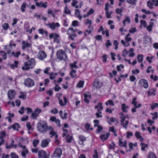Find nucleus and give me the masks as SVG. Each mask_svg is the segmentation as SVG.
Segmentation results:
<instances>
[{
  "label": "nucleus",
  "instance_id": "nucleus-1",
  "mask_svg": "<svg viewBox=\"0 0 158 158\" xmlns=\"http://www.w3.org/2000/svg\"><path fill=\"white\" fill-rule=\"evenodd\" d=\"M37 128L40 132L45 133L48 130V124L47 122L43 120L40 121L37 124Z\"/></svg>",
  "mask_w": 158,
  "mask_h": 158
},
{
  "label": "nucleus",
  "instance_id": "nucleus-2",
  "mask_svg": "<svg viewBox=\"0 0 158 158\" xmlns=\"http://www.w3.org/2000/svg\"><path fill=\"white\" fill-rule=\"evenodd\" d=\"M57 59L60 60H64L65 62L68 60V57L64 51L60 49L56 52Z\"/></svg>",
  "mask_w": 158,
  "mask_h": 158
},
{
  "label": "nucleus",
  "instance_id": "nucleus-3",
  "mask_svg": "<svg viewBox=\"0 0 158 158\" xmlns=\"http://www.w3.org/2000/svg\"><path fill=\"white\" fill-rule=\"evenodd\" d=\"M35 60L34 59L31 58L30 60L24 63V66L22 68L23 70H27L30 69L34 67L35 65Z\"/></svg>",
  "mask_w": 158,
  "mask_h": 158
},
{
  "label": "nucleus",
  "instance_id": "nucleus-4",
  "mask_svg": "<svg viewBox=\"0 0 158 158\" xmlns=\"http://www.w3.org/2000/svg\"><path fill=\"white\" fill-rule=\"evenodd\" d=\"M24 84L25 86L30 88L35 85V82L32 79L30 78H27L24 80Z\"/></svg>",
  "mask_w": 158,
  "mask_h": 158
},
{
  "label": "nucleus",
  "instance_id": "nucleus-5",
  "mask_svg": "<svg viewBox=\"0 0 158 158\" xmlns=\"http://www.w3.org/2000/svg\"><path fill=\"white\" fill-rule=\"evenodd\" d=\"M18 146L23 149L21 153V155L23 157L25 158L26 154L29 152L28 150L26 148V146L25 145H22L20 143L18 144Z\"/></svg>",
  "mask_w": 158,
  "mask_h": 158
},
{
  "label": "nucleus",
  "instance_id": "nucleus-6",
  "mask_svg": "<svg viewBox=\"0 0 158 158\" xmlns=\"http://www.w3.org/2000/svg\"><path fill=\"white\" fill-rule=\"evenodd\" d=\"M42 112L41 109L39 108H36L33 112L31 114L32 118L33 119H36L37 117L39 116V114Z\"/></svg>",
  "mask_w": 158,
  "mask_h": 158
},
{
  "label": "nucleus",
  "instance_id": "nucleus-7",
  "mask_svg": "<svg viewBox=\"0 0 158 158\" xmlns=\"http://www.w3.org/2000/svg\"><path fill=\"white\" fill-rule=\"evenodd\" d=\"M102 85V83L100 82L98 79H96L95 80L93 83V86L96 89H99Z\"/></svg>",
  "mask_w": 158,
  "mask_h": 158
},
{
  "label": "nucleus",
  "instance_id": "nucleus-8",
  "mask_svg": "<svg viewBox=\"0 0 158 158\" xmlns=\"http://www.w3.org/2000/svg\"><path fill=\"white\" fill-rule=\"evenodd\" d=\"M62 154L61 149L58 148H56L54 152L53 157L60 158Z\"/></svg>",
  "mask_w": 158,
  "mask_h": 158
},
{
  "label": "nucleus",
  "instance_id": "nucleus-9",
  "mask_svg": "<svg viewBox=\"0 0 158 158\" xmlns=\"http://www.w3.org/2000/svg\"><path fill=\"white\" fill-rule=\"evenodd\" d=\"M38 155L39 157L43 158H49V155H47L46 152L43 150H40L38 152Z\"/></svg>",
  "mask_w": 158,
  "mask_h": 158
},
{
  "label": "nucleus",
  "instance_id": "nucleus-10",
  "mask_svg": "<svg viewBox=\"0 0 158 158\" xmlns=\"http://www.w3.org/2000/svg\"><path fill=\"white\" fill-rule=\"evenodd\" d=\"M49 37L50 38H53L54 40V41L55 42H56L57 43H59L60 42V40L58 38L59 37V35L58 34L55 33L51 34L49 35Z\"/></svg>",
  "mask_w": 158,
  "mask_h": 158
},
{
  "label": "nucleus",
  "instance_id": "nucleus-11",
  "mask_svg": "<svg viewBox=\"0 0 158 158\" xmlns=\"http://www.w3.org/2000/svg\"><path fill=\"white\" fill-rule=\"evenodd\" d=\"M139 84L140 85L142 86L145 89H147L148 87V82L144 79H141L140 80L139 82Z\"/></svg>",
  "mask_w": 158,
  "mask_h": 158
},
{
  "label": "nucleus",
  "instance_id": "nucleus-12",
  "mask_svg": "<svg viewBox=\"0 0 158 158\" xmlns=\"http://www.w3.org/2000/svg\"><path fill=\"white\" fill-rule=\"evenodd\" d=\"M37 56L40 60H42L46 57L47 55L44 51H40L39 52Z\"/></svg>",
  "mask_w": 158,
  "mask_h": 158
},
{
  "label": "nucleus",
  "instance_id": "nucleus-13",
  "mask_svg": "<svg viewBox=\"0 0 158 158\" xmlns=\"http://www.w3.org/2000/svg\"><path fill=\"white\" fill-rule=\"evenodd\" d=\"M16 92L14 90H9L8 92V96L9 100L13 99L15 97Z\"/></svg>",
  "mask_w": 158,
  "mask_h": 158
},
{
  "label": "nucleus",
  "instance_id": "nucleus-14",
  "mask_svg": "<svg viewBox=\"0 0 158 158\" xmlns=\"http://www.w3.org/2000/svg\"><path fill=\"white\" fill-rule=\"evenodd\" d=\"M77 30H69L70 31H68L67 34L69 35V38L72 40H74V37L76 36V35L75 33Z\"/></svg>",
  "mask_w": 158,
  "mask_h": 158
},
{
  "label": "nucleus",
  "instance_id": "nucleus-15",
  "mask_svg": "<svg viewBox=\"0 0 158 158\" xmlns=\"http://www.w3.org/2000/svg\"><path fill=\"white\" fill-rule=\"evenodd\" d=\"M50 141V139L49 138L43 140L41 143V147L42 148H45L48 146Z\"/></svg>",
  "mask_w": 158,
  "mask_h": 158
},
{
  "label": "nucleus",
  "instance_id": "nucleus-16",
  "mask_svg": "<svg viewBox=\"0 0 158 158\" xmlns=\"http://www.w3.org/2000/svg\"><path fill=\"white\" fill-rule=\"evenodd\" d=\"M120 122L121 125L125 129H127L129 123V121L128 120L125 121L123 118H122V119H121Z\"/></svg>",
  "mask_w": 158,
  "mask_h": 158
},
{
  "label": "nucleus",
  "instance_id": "nucleus-17",
  "mask_svg": "<svg viewBox=\"0 0 158 158\" xmlns=\"http://www.w3.org/2000/svg\"><path fill=\"white\" fill-rule=\"evenodd\" d=\"M47 25L48 26L49 28L52 29H55L60 26V24L58 23H48L47 24Z\"/></svg>",
  "mask_w": 158,
  "mask_h": 158
},
{
  "label": "nucleus",
  "instance_id": "nucleus-18",
  "mask_svg": "<svg viewBox=\"0 0 158 158\" xmlns=\"http://www.w3.org/2000/svg\"><path fill=\"white\" fill-rule=\"evenodd\" d=\"M50 120L52 122H55L57 125L58 127H60L61 126L60 123V120L58 119H56L54 116H52L50 118Z\"/></svg>",
  "mask_w": 158,
  "mask_h": 158
},
{
  "label": "nucleus",
  "instance_id": "nucleus-19",
  "mask_svg": "<svg viewBox=\"0 0 158 158\" xmlns=\"http://www.w3.org/2000/svg\"><path fill=\"white\" fill-rule=\"evenodd\" d=\"M156 23V19H150V22H149V25L147 27V30H152L153 26L154 23Z\"/></svg>",
  "mask_w": 158,
  "mask_h": 158
},
{
  "label": "nucleus",
  "instance_id": "nucleus-20",
  "mask_svg": "<svg viewBox=\"0 0 158 158\" xmlns=\"http://www.w3.org/2000/svg\"><path fill=\"white\" fill-rule=\"evenodd\" d=\"M131 22V19L130 17L128 16L125 17V19L123 21L122 23L123 26H125L127 24H129Z\"/></svg>",
  "mask_w": 158,
  "mask_h": 158
},
{
  "label": "nucleus",
  "instance_id": "nucleus-21",
  "mask_svg": "<svg viewBox=\"0 0 158 158\" xmlns=\"http://www.w3.org/2000/svg\"><path fill=\"white\" fill-rule=\"evenodd\" d=\"M63 99L64 100V102H63L62 99H59V103L61 106H64L66 105L67 103L68 100L66 97H64Z\"/></svg>",
  "mask_w": 158,
  "mask_h": 158
},
{
  "label": "nucleus",
  "instance_id": "nucleus-22",
  "mask_svg": "<svg viewBox=\"0 0 158 158\" xmlns=\"http://www.w3.org/2000/svg\"><path fill=\"white\" fill-rule=\"evenodd\" d=\"M78 143L81 145H83V142L86 140V138L83 136L81 135L79 136Z\"/></svg>",
  "mask_w": 158,
  "mask_h": 158
},
{
  "label": "nucleus",
  "instance_id": "nucleus-23",
  "mask_svg": "<svg viewBox=\"0 0 158 158\" xmlns=\"http://www.w3.org/2000/svg\"><path fill=\"white\" fill-rule=\"evenodd\" d=\"M143 43L148 44L151 43V38L148 36H145L143 38Z\"/></svg>",
  "mask_w": 158,
  "mask_h": 158
},
{
  "label": "nucleus",
  "instance_id": "nucleus-24",
  "mask_svg": "<svg viewBox=\"0 0 158 158\" xmlns=\"http://www.w3.org/2000/svg\"><path fill=\"white\" fill-rule=\"evenodd\" d=\"M102 105V103L99 102L98 103L97 105H96L95 106L94 108L97 109V111H98V110L101 111V110L103 109V107Z\"/></svg>",
  "mask_w": 158,
  "mask_h": 158
},
{
  "label": "nucleus",
  "instance_id": "nucleus-25",
  "mask_svg": "<svg viewBox=\"0 0 158 158\" xmlns=\"http://www.w3.org/2000/svg\"><path fill=\"white\" fill-rule=\"evenodd\" d=\"M23 45L22 48L23 49H24L26 48L31 47V45L28 42L25 41H23L22 42Z\"/></svg>",
  "mask_w": 158,
  "mask_h": 158
},
{
  "label": "nucleus",
  "instance_id": "nucleus-26",
  "mask_svg": "<svg viewBox=\"0 0 158 158\" xmlns=\"http://www.w3.org/2000/svg\"><path fill=\"white\" fill-rule=\"evenodd\" d=\"M94 12V10L93 9L91 8L89 9L86 14H84L83 15V17L84 18L88 17L89 15L93 14Z\"/></svg>",
  "mask_w": 158,
  "mask_h": 158
},
{
  "label": "nucleus",
  "instance_id": "nucleus-27",
  "mask_svg": "<svg viewBox=\"0 0 158 158\" xmlns=\"http://www.w3.org/2000/svg\"><path fill=\"white\" fill-rule=\"evenodd\" d=\"M110 135V133H107L106 135L105 134L101 135L100 136V138L102 141H105L107 139Z\"/></svg>",
  "mask_w": 158,
  "mask_h": 158
},
{
  "label": "nucleus",
  "instance_id": "nucleus-28",
  "mask_svg": "<svg viewBox=\"0 0 158 158\" xmlns=\"http://www.w3.org/2000/svg\"><path fill=\"white\" fill-rule=\"evenodd\" d=\"M84 95V101L87 104L89 103V98H91V95L85 94Z\"/></svg>",
  "mask_w": 158,
  "mask_h": 158
},
{
  "label": "nucleus",
  "instance_id": "nucleus-29",
  "mask_svg": "<svg viewBox=\"0 0 158 158\" xmlns=\"http://www.w3.org/2000/svg\"><path fill=\"white\" fill-rule=\"evenodd\" d=\"M119 144L120 146L121 147H124L126 148L127 147V142L125 141L124 143L122 140L121 139H119Z\"/></svg>",
  "mask_w": 158,
  "mask_h": 158
},
{
  "label": "nucleus",
  "instance_id": "nucleus-30",
  "mask_svg": "<svg viewBox=\"0 0 158 158\" xmlns=\"http://www.w3.org/2000/svg\"><path fill=\"white\" fill-rule=\"evenodd\" d=\"M156 90L154 88H153L152 89H150L149 91H148L147 93L148 94V96H149L151 95L155 96L156 95L155 92Z\"/></svg>",
  "mask_w": 158,
  "mask_h": 158
},
{
  "label": "nucleus",
  "instance_id": "nucleus-31",
  "mask_svg": "<svg viewBox=\"0 0 158 158\" xmlns=\"http://www.w3.org/2000/svg\"><path fill=\"white\" fill-rule=\"evenodd\" d=\"M135 135L137 139H139L140 141L143 142V139L142 137L141 133L139 131H136L135 133Z\"/></svg>",
  "mask_w": 158,
  "mask_h": 158
},
{
  "label": "nucleus",
  "instance_id": "nucleus-32",
  "mask_svg": "<svg viewBox=\"0 0 158 158\" xmlns=\"http://www.w3.org/2000/svg\"><path fill=\"white\" fill-rule=\"evenodd\" d=\"M128 106L126 105L125 103L121 105V109H122V110L124 112L127 113V109H128Z\"/></svg>",
  "mask_w": 158,
  "mask_h": 158
},
{
  "label": "nucleus",
  "instance_id": "nucleus-33",
  "mask_svg": "<svg viewBox=\"0 0 158 158\" xmlns=\"http://www.w3.org/2000/svg\"><path fill=\"white\" fill-rule=\"evenodd\" d=\"M80 11L79 10L76 9L75 10V14L76 17H77L80 20H81L83 16H81L80 14Z\"/></svg>",
  "mask_w": 158,
  "mask_h": 158
},
{
  "label": "nucleus",
  "instance_id": "nucleus-34",
  "mask_svg": "<svg viewBox=\"0 0 158 158\" xmlns=\"http://www.w3.org/2000/svg\"><path fill=\"white\" fill-rule=\"evenodd\" d=\"M140 28H141L142 27L144 28H147V24L145 21L143 20H141L140 21Z\"/></svg>",
  "mask_w": 158,
  "mask_h": 158
},
{
  "label": "nucleus",
  "instance_id": "nucleus-35",
  "mask_svg": "<svg viewBox=\"0 0 158 158\" xmlns=\"http://www.w3.org/2000/svg\"><path fill=\"white\" fill-rule=\"evenodd\" d=\"M76 73V70L73 69H72L71 71L70 72V75L71 76L72 78H74L77 76Z\"/></svg>",
  "mask_w": 158,
  "mask_h": 158
},
{
  "label": "nucleus",
  "instance_id": "nucleus-36",
  "mask_svg": "<svg viewBox=\"0 0 158 158\" xmlns=\"http://www.w3.org/2000/svg\"><path fill=\"white\" fill-rule=\"evenodd\" d=\"M77 63V62L76 61H75L73 63H70L69 65L70 67L72 69H73V68H75L76 69H78V66L76 64Z\"/></svg>",
  "mask_w": 158,
  "mask_h": 158
},
{
  "label": "nucleus",
  "instance_id": "nucleus-37",
  "mask_svg": "<svg viewBox=\"0 0 158 158\" xmlns=\"http://www.w3.org/2000/svg\"><path fill=\"white\" fill-rule=\"evenodd\" d=\"M18 62L17 61H15L14 64H9V66L12 69L15 68H17L18 66Z\"/></svg>",
  "mask_w": 158,
  "mask_h": 158
},
{
  "label": "nucleus",
  "instance_id": "nucleus-38",
  "mask_svg": "<svg viewBox=\"0 0 158 158\" xmlns=\"http://www.w3.org/2000/svg\"><path fill=\"white\" fill-rule=\"evenodd\" d=\"M119 118L121 119H122V118H123L125 120L126 118H130L129 115L128 114H127L126 115H125L122 112L119 114Z\"/></svg>",
  "mask_w": 158,
  "mask_h": 158
},
{
  "label": "nucleus",
  "instance_id": "nucleus-39",
  "mask_svg": "<svg viewBox=\"0 0 158 158\" xmlns=\"http://www.w3.org/2000/svg\"><path fill=\"white\" fill-rule=\"evenodd\" d=\"M6 136V132L5 131H3L0 133V140H2L4 139V138Z\"/></svg>",
  "mask_w": 158,
  "mask_h": 158
},
{
  "label": "nucleus",
  "instance_id": "nucleus-40",
  "mask_svg": "<svg viewBox=\"0 0 158 158\" xmlns=\"http://www.w3.org/2000/svg\"><path fill=\"white\" fill-rule=\"evenodd\" d=\"M20 128V126L18 123H15L12 125V128L14 130L18 131Z\"/></svg>",
  "mask_w": 158,
  "mask_h": 158
},
{
  "label": "nucleus",
  "instance_id": "nucleus-41",
  "mask_svg": "<svg viewBox=\"0 0 158 158\" xmlns=\"http://www.w3.org/2000/svg\"><path fill=\"white\" fill-rule=\"evenodd\" d=\"M17 147V145L16 144H14L11 143L9 145H8L7 144L6 146V149H11L12 148H16Z\"/></svg>",
  "mask_w": 158,
  "mask_h": 158
},
{
  "label": "nucleus",
  "instance_id": "nucleus-42",
  "mask_svg": "<svg viewBox=\"0 0 158 158\" xmlns=\"http://www.w3.org/2000/svg\"><path fill=\"white\" fill-rule=\"evenodd\" d=\"M0 55L2 57L4 60H6L7 58L6 53L2 51H0Z\"/></svg>",
  "mask_w": 158,
  "mask_h": 158
},
{
  "label": "nucleus",
  "instance_id": "nucleus-43",
  "mask_svg": "<svg viewBox=\"0 0 158 158\" xmlns=\"http://www.w3.org/2000/svg\"><path fill=\"white\" fill-rule=\"evenodd\" d=\"M143 55H138L137 57L138 61L139 63H142L143 60Z\"/></svg>",
  "mask_w": 158,
  "mask_h": 158
},
{
  "label": "nucleus",
  "instance_id": "nucleus-44",
  "mask_svg": "<svg viewBox=\"0 0 158 158\" xmlns=\"http://www.w3.org/2000/svg\"><path fill=\"white\" fill-rule=\"evenodd\" d=\"M27 5V3L26 2H24L23 3L21 7V10L22 12H24L25 11V9Z\"/></svg>",
  "mask_w": 158,
  "mask_h": 158
},
{
  "label": "nucleus",
  "instance_id": "nucleus-45",
  "mask_svg": "<svg viewBox=\"0 0 158 158\" xmlns=\"http://www.w3.org/2000/svg\"><path fill=\"white\" fill-rule=\"evenodd\" d=\"M140 145L141 146V149L142 151H144L145 148H148V144H146L143 143H141Z\"/></svg>",
  "mask_w": 158,
  "mask_h": 158
},
{
  "label": "nucleus",
  "instance_id": "nucleus-46",
  "mask_svg": "<svg viewBox=\"0 0 158 158\" xmlns=\"http://www.w3.org/2000/svg\"><path fill=\"white\" fill-rule=\"evenodd\" d=\"M47 13L48 15L51 14L52 17H55V14L54 13V11L52 10L51 9H48V10Z\"/></svg>",
  "mask_w": 158,
  "mask_h": 158
},
{
  "label": "nucleus",
  "instance_id": "nucleus-47",
  "mask_svg": "<svg viewBox=\"0 0 158 158\" xmlns=\"http://www.w3.org/2000/svg\"><path fill=\"white\" fill-rule=\"evenodd\" d=\"M146 72L148 73H149L151 72L152 73H153L154 71L153 69H152V67L150 66L147 68Z\"/></svg>",
  "mask_w": 158,
  "mask_h": 158
},
{
  "label": "nucleus",
  "instance_id": "nucleus-48",
  "mask_svg": "<svg viewBox=\"0 0 158 158\" xmlns=\"http://www.w3.org/2000/svg\"><path fill=\"white\" fill-rule=\"evenodd\" d=\"M85 128L87 131H92L93 130V128L92 127H90V125L89 123H87L85 125Z\"/></svg>",
  "mask_w": 158,
  "mask_h": 158
},
{
  "label": "nucleus",
  "instance_id": "nucleus-49",
  "mask_svg": "<svg viewBox=\"0 0 158 158\" xmlns=\"http://www.w3.org/2000/svg\"><path fill=\"white\" fill-rule=\"evenodd\" d=\"M152 110H153L155 108L158 107V103H153L152 104L150 105Z\"/></svg>",
  "mask_w": 158,
  "mask_h": 158
},
{
  "label": "nucleus",
  "instance_id": "nucleus-50",
  "mask_svg": "<svg viewBox=\"0 0 158 158\" xmlns=\"http://www.w3.org/2000/svg\"><path fill=\"white\" fill-rule=\"evenodd\" d=\"M153 4L152 0L151 1H149L147 2V6L149 8L151 9H152L153 8Z\"/></svg>",
  "mask_w": 158,
  "mask_h": 158
},
{
  "label": "nucleus",
  "instance_id": "nucleus-51",
  "mask_svg": "<svg viewBox=\"0 0 158 158\" xmlns=\"http://www.w3.org/2000/svg\"><path fill=\"white\" fill-rule=\"evenodd\" d=\"M98 112H96L95 114V115L97 117V118H101L102 117V115L101 114L102 113V112L101 111H99V110H98V111H97Z\"/></svg>",
  "mask_w": 158,
  "mask_h": 158
},
{
  "label": "nucleus",
  "instance_id": "nucleus-52",
  "mask_svg": "<svg viewBox=\"0 0 158 158\" xmlns=\"http://www.w3.org/2000/svg\"><path fill=\"white\" fill-rule=\"evenodd\" d=\"M105 104L106 106H108L109 104L111 106H114V105L113 101L111 100H108L107 102H105Z\"/></svg>",
  "mask_w": 158,
  "mask_h": 158
},
{
  "label": "nucleus",
  "instance_id": "nucleus-53",
  "mask_svg": "<svg viewBox=\"0 0 158 158\" xmlns=\"http://www.w3.org/2000/svg\"><path fill=\"white\" fill-rule=\"evenodd\" d=\"M26 127L28 130H33V128L32 127L29 122H27V123Z\"/></svg>",
  "mask_w": 158,
  "mask_h": 158
},
{
  "label": "nucleus",
  "instance_id": "nucleus-54",
  "mask_svg": "<svg viewBox=\"0 0 158 158\" xmlns=\"http://www.w3.org/2000/svg\"><path fill=\"white\" fill-rule=\"evenodd\" d=\"M49 134L51 135L50 136L51 137H52V136L55 135V138L57 139L58 137V135H56L57 133L54 131L52 132H49Z\"/></svg>",
  "mask_w": 158,
  "mask_h": 158
},
{
  "label": "nucleus",
  "instance_id": "nucleus-55",
  "mask_svg": "<svg viewBox=\"0 0 158 158\" xmlns=\"http://www.w3.org/2000/svg\"><path fill=\"white\" fill-rule=\"evenodd\" d=\"M73 2L72 3V5L74 6L76 8H77L79 7V6L76 4L78 3V2L76 0H73Z\"/></svg>",
  "mask_w": 158,
  "mask_h": 158
},
{
  "label": "nucleus",
  "instance_id": "nucleus-56",
  "mask_svg": "<svg viewBox=\"0 0 158 158\" xmlns=\"http://www.w3.org/2000/svg\"><path fill=\"white\" fill-rule=\"evenodd\" d=\"M39 141L37 139H35L33 140V144L34 147H36L37 144L39 143Z\"/></svg>",
  "mask_w": 158,
  "mask_h": 158
},
{
  "label": "nucleus",
  "instance_id": "nucleus-57",
  "mask_svg": "<svg viewBox=\"0 0 158 158\" xmlns=\"http://www.w3.org/2000/svg\"><path fill=\"white\" fill-rule=\"evenodd\" d=\"M73 138L71 136H69V135L66 136V139L68 143H70L71 142Z\"/></svg>",
  "mask_w": 158,
  "mask_h": 158
},
{
  "label": "nucleus",
  "instance_id": "nucleus-58",
  "mask_svg": "<svg viewBox=\"0 0 158 158\" xmlns=\"http://www.w3.org/2000/svg\"><path fill=\"white\" fill-rule=\"evenodd\" d=\"M21 54L20 52L19 51L18 52H12V56H14L16 57H18Z\"/></svg>",
  "mask_w": 158,
  "mask_h": 158
},
{
  "label": "nucleus",
  "instance_id": "nucleus-59",
  "mask_svg": "<svg viewBox=\"0 0 158 158\" xmlns=\"http://www.w3.org/2000/svg\"><path fill=\"white\" fill-rule=\"evenodd\" d=\"M151 114L153 116L152 118L153 120H154L157 118L158 114L157 112H156L153 113H151Z\"/></svg>",
  "mask_w": 158,
  "mask_h": 158
},
{
  "label": "nucleus",
  "instance_id": "nucleus-60",
  "mask_svg": "<svg viewBox=\"0 0 158 158\" xmlns=\"http://www.w3.org/2000/svg\"><path fill=\"white\" fill-rule=\"evenodd\" d=\"M137 0H127V2L131 4H135Z\"/></svg>",
  "mask_w": 158,
  "mask_h": 158
},
{
  "label": "nucleus",
  "instance_id": "nucleus-61",
  "mask_svg": "<svg viewBox=\"0 0 158 158\" xmlns=\"http://www.w3.org/2000/svg\"><path fill=\"white\" fill-rule=\"evenodd\" d=\"M92 24V21L91 20L87 19L85 22V24L86 25H89L90 26Z\"/></svg>",
  "mask_w": 158,
  "mask_h": 158
},
{
  "label": "nucleus",
  "instance_id": "nucleus-62",
  "mask_svg": "<svg viewBox=\"0 0 158 158\" xmlns=\"http://www.w3.org/2000/svg\"><path fill=\"white\" fill-rule=\"evenodd\" d=\"M148 158H156V156L152 152H150L148 155Z\"/></svg>",
  "mask_w": 158,
  "mask_h": 158
},
{
  "label": "nucleus",
  "instance_id": "nucleus-63",
  "mask_svg": "<svg viewBox=\"0 0 158 158\" xmlns=\"http://www.w3.org/2000/svg\"><path fill=\"white\" fill-rule=\"evenodd\" d=\"M21 95L19 96V98H22L23 99H25L26 98V95L24 94L23 92H20Z\"/></svg>",
  "mask_w": 158,
  "mask_h": 158
},
{
  "label": "nucleus",
  "instance_id": "nucleus-64",
  "mask_svg": "<svg viewBox=\"0 0 158 158\" xmlns=\"http://www.w3.org/2000/svg\"><path fill=\"white\" fill-rule=\"evenodd\" d=\"M84 84V81H80L77 85V86L79 88L82 87Z\"/></svg>",
  "mask_w": 158,
  "mask_h": 158
}]
</instances>
